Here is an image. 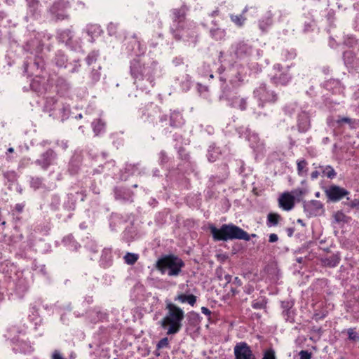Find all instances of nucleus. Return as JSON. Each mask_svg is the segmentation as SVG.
I'll use <instances>...</instances> for the list:
<instances>
[{"mask_svg":"<svg viewBox=\"0 0 359 359\" xmlns=\"http://www.w3.org/2000/svg\"><path fill=\"white\" fill-rule=\"evenodd\" d=\"M187 11L188 8L186 5L170 10L172 22L170 31L177 41H188L196 37V24L187 18Z\"/></svg>","mask_w":359,"mask_h":359,"instance_id":"1","label":"nucleus"},{"mask_svg":"<svg viewBox=\"0 0 359 359\" xmlns=\"http://www.w3.org/2000/svg\"><path fill=\"white\" fill-rule=\"evenodd\" d=\"M166 313L159 321L158 324L166 330L168 335L178 333L182 327V321L184 319V312L180 306L169 302L165 304Z\"/></svg>","mask_w":359,"mask_h":359,"instance_id":"2","label":"nucleus"},{"mask_svg":"<svg viewBox=\"0 0 359 359\" xmlns=\"http://www.w3.org/2000/svg\"><path fill=\"white\" fill-rule=\"evenodd\" d=\"M209 229L215 241H226L235 239L249 241L251 237L255 238L257 236L255 233L249 235L247 231L233 224H224L219 229L214 225H210Z\"/></svg>","mask_w":359,"mask_h":359,"instance_id":"3","label":"nucleus"},{"mask_svg":"<svg viewBox=\"0 0 359 359\" xmlns=\"http://www.w3.org/2000/svg\"><path fill=\"white\" fill-rule=\"evenodd\" d=\"M185 264L177 255L169 254L160 257L156 262V268L162 274L167 272L169 276H178Z\"/></svg>","mask_w":359,"mask_h":359,"instance_id":"4","label":"nucleus"},{"mask_svg":"<svg viewBox=\"0 0 359 359\" xmlns=\"http://www.w3.org/2000/svg\"><path fill=\"white\" fill-rule=\"evenodd\" d=\"M70 7L67 0H57L49 8L51 18L55 21L64 20L68 18L67 9Z\"/></svg>","mask_w":359,"mask_h":359,"instance_id":"5","label":"nucleus"},{"mask_svg":"<svg viewBox=\"0 0 359 359\" xmlns=\"http://www.w3.org/2000/svg\"><path fill=\"white\" fill-rule=\"evenodd\" d=\"M254 95L261 102L259 105L264 107L266 102L274 103L278 100V95L274 91L269 90L266 85L261 84L254 90Z\"/></svg>","mask_w":359,"mask_h":359,"instance_id":"6","label":"nucleus"},{"mask_svg":"<svg viewBox=\"0 0 359 359\" xmlns=\"http://www.w3.org/2000/svg\"><path fill=\"white\" fill-rule=\"evenodd\" d=\"M324 191L327 198V201L338 202L344 198H346L347 200H349L348 196L350 192L346 189L338 185L332 184L326 188Z\"/></svg>","mask_w":359,"mask_h":359,"instance_id":"7","label":"nucleus"},{"mask_svg":"<svg viewBox=\"0 0 359 359\" xmlns=\"http://www.w3.org/2000/svg\"><path fill=\"white\" fill-rule=\"evenodd\" d=\"M274 74L271 78V82L275 86H286L291 80V76L289 70L283 71V67L280 64H275L273 67Z\"/></svg>","mask_w":359,"mask_h":359,"instance_id":"8","label":"nucleus"},{"mask_svg":"<svg viewBox=\"0 0 359 359\" xmlns=\"http://www.w3.org/2000/svg\"><path fill=\"white\" fill-rule=\"evenodd\" d=\"M235 359H256L251 347L245 341L238 342L233 348Z\"/></svg>","mask_w":359,"mask_h":359,"instance_id":"9","label":"nucleus"},{"mask_svg":"<svg viewBox=\"0 0 359 359\" xmlns=\"http://www.w3.org/2000/svg\"><path fill=\"white\" fill-rule=\"evenodd\" d=\"M55 159V152L53 149H48L40 155L39 158L36 160L35 163L46 170L53 164Z\"/></svg>","mask_w":359,"mask_h":359,"instance_id":"10","label":"nucleus"},{"mask_svg":"<svg viewBox=\"0 0 359 359\" xmlns=\"http://www.w3.org/2000/svg\"><path fill=\"white\" fill-rule=\"evenodd\" d=\"M295 198L290 193H283L278 198V204L284 210L289 211L294 206Z\"/></svg>","mask_w":359,"mask_h":359,"instance_id":"11","label":"nucleus"},{"mask_svg":"<svg viewBox=\"0 0 359 359\" xmlns=\"http://www.w3.org/2000/svg\"><path fill=\"white\" fill-rule=\"evenodd\" d=\"M250 8H254L256 10V8L254 7H249L246 6L243 10L242 11L241 14L240 15H235V14H230L229 18L232 22L234 23L236 26L238 27H242L244 26L245 21L247 20L246 17L245 16V14L249 11Z\"/></svg>","mask_w":359,"mask_h":359,"instance_id":"12","label":"nucleus"},{"mask_svg":"<svg viewBox=\"0 0 359 359\" xmlns=\"http://www.w3.org/2000/svg\"><path fill=\"white\" fill-rule=\"evenodd\" d=\"M174 300L181 304L187 303L190 306H194L197 302V297L192 294L179 293L175 297Z\"/></svg>","mask_w":359,"mask_h":359,"instance_id":"13","label":"nucleus"},{"mask_svg":"<svg viewBox=\"0 0 359 359\" xmlns=\"http://www.w3.org/2000/svg\"><path fill=\"white\" fill-rule=\"evenodd\" d=\"M341 260V257L338 253L332 254L328 257L321 259L322 265L324 266L334 268L337 266Z\"/></svg>","mask_w":359,"mask_h":359,"instance_id":"14","label":"nucleus"},{"mask_svg":"<svg viewBox=\"0 0 359 359\" xmlns=\"http://www.w3.org/2000/svg\"><path fill=\"white\" fill-rule=\"evenodd\" d=\"M234 52L238 57H241L250 54L251 47L246 43L241 41L236 45Z\"/></svg>","mask_w":359,"mask_h":359,"instance_id":"15","label":"nucleus"},{"mask_svg":"<svg viewBox=\"0 0 359 359\" xmlns=\"http://www.w3.org/2000/svg\"><path fill=\"white\" fill-rule=\"evenodd\" d=\"M182 115L178 111H173L170 115V126L172 128H180L183 125Z\"/></svg>","mask_w":359,"mask_h":359,"instance_id":"16","label":"nucleus"},{"mask_svg":"<svg viewBox=\"0 0 359 359\" xmlns=\"http://www.w3.org/2000/svg\"><path fill=\"white\" fill-rule=\"evenodd\" d=\"M336 123L339 126H341L343 123H347L351 129H355L359 127V120L355 118H351L348 117H341L336 121Z\"/></svg>","mask_w":359,"mask_h":359,"instance_id":"17","label":"nucleus"},{"mask_svg":"<svg viewBox=\"0 0 359 359\" xmlns=\"http://www.w3.org/2000/svg\"><path fill=\"white\" fill-rule=\"evenodd\" d=\"M298 129L299 131L304 133L310 128V120L306 115H301L298 117Z\"/></svg>","mask_w":359,"mask_h":359,"instance_id":"18","label":"nucleus"},{"mask_svg":"<svg viewBox=\"0 0 359 359\" xmlns=\"http://www.w3.org/2000/svg\"><path fill=\"white\" fill-rule=\"evenodd\" d=\"M273 20L270 13H267L259 21V27L262 32H266L267 29L272 25Z\"/></svg>","mask_w":359,"mask_h":359,"instance_id":"19","label":"nucleus"},{"mask_svg":"<svg viewBox=\"0 0 359 359\" xmlns=\"http://www.w3.org/2000/svg\"><path fill=\"white\" fill-rule=\"evenodd\" d=\"M226 31L221 28H212L210 30V36L215 41H222L225 39Z\"/></svg>","mask_w":359,"mask_h":359,"instance_id":"20","label":"nucleus"},{"mask_svg":"<svg viewBox=\"0 0 359 359\" xmlns=\"http://www.w3.org/2000/svg\"><path fill=\"white\" fill-rule=\"evenodd\" d=\"M142 67L139 62H134L131 66V74L135 79L142 80L143 79Z\"/></svg>","mask_w":359,"mask_h":359,"instance_id":"21","label":"nucleus"},{"mask_svg":"<svg viewBox=\"0 0 359 359\" xmlns=\"http://www.w3.org/2000/svg\"><path fill=\"white\" fill-rule=\"evenodd\" d=\"M281 217L278 213L271 212L267 215V225L269 226H277Z\"/></svg>","mask_w":359,"mask_h":359,"instance_id":"22","label":"nucleus"},{"mask_svg":"<svg viewBox=\"0 0 359 359\" xmlns=\"http://www.w3.org/2000/svg\"><path fill=\"white\" fill-rule=\"evenodd\" d=\"M92 126L95 135H98L104 130L105 123L101 119H97L92 123Z\"/></svg>","mask_w":359,"mask_h":359,"instance_id":"23","label":"nucleus"},{"mask_svg":"<svg viewBox=\"0 0 359 359\" xmlns=\"http://www.w3.org/2000/svg\"><path fill=\"white\" fill-rule=\"evenodd\" d=\"M138 257L137 254L127 252L123 258L126 264L133 265L137 261Z\"/></svg>","mask_w":359,"mask_h":359,"instance_id":"24","label":"nucleus"},{"mask_svg":"<svg viewBox=\"0 0 359 359\" xmlns=\"http://www.w3.org/2000/svg\"><path fill=\"white\" fill-rule=\"evenodd\" d=\"M307 162L306 160H300L297 161V173L299 176H302L304 172H307Z\"/></svg>","mask_w":359,"mask_h":359,"instance_id":"25","label":"nucleus"},{"mask_svg":"<svg viewBox=\"0 0 359 359\" xmlns=\"http://www.w3.org/2000/svg\"><path fill=\"white\" fill-rule=\"evenodd\" d=\"M188 318L190 325H196L200 323L201 316L198 313L191 311L189 313Z\"/></svg>","mask_w":359,"mask_h":359,"instance_id":"26","label":"nucleus"},{"mask_svg":"<svg viewBox=\"0 0 359 359\" xmlns=\"http://www.w3.org/2000/svg\"><path fill=\"white\" fill-rule=\"evenodd\" d=\"M323 174L330 179H333L337 175V172L331 165L325 166L323 170Z\"/></svg>","mask_w":359,"mask_h":359,"instance_id":"27","label":"nucleus"},{"mask_svg":"<svg viewBox=\"0 0 359 359\" xmlns=\"http://www.w3.org/2000/svg\"><path fill=\"white\" fill-rule=\"evenodd\" d=\"M262 359H276L275 351L271 348L266 349Z\"/></svg>","mask_w":359,"mask_h":359,"instance_id":"28","label":"nucleus"},{"mask_svg":"<svg viewBox=\"0 0 359 359\" xmlns=\"http://www.w3.org/2000/svg\"><path fill=\"white\" fill-rule=\"evenodd\" d=\"M286 320L292 322L294 320V313L290 309H287L283 311Z\"/></svg>","mask_w":359,"mask_h":359,"instance_id":"29","label":"nucleus"},{"mask_svg":"<svg viewBox=\"0 0 359 359\" xmlns=\"http://www.w3.org/2000/svg\"><path fill=\"white\" fill-rule=\"evenodd\" d=\"M348 339L351 341H357L359 340V334L353 329H349L348 330Z\"/></svg>","mask_w":359,"mask_h":359,"instance_id":"30","label":"nucleus"},{"mask_svg":"<svg viewBox=\"0 0 359 359\" xmlns=\"http://www.w3.org/2000/svg\"><path fill=\"white\" fill-rule=\"evenodd\" d=\"M266 302L264 300H255L252 302V307L255 309H262L265 307Z\"/></svg>","mask_w":359,"mask_h":359,"instance_id":"31","label":"nucleus"},{"mask_svg":"<svg viewBox=\"0 0 359 359\" xmlns=\"http://www.w3.org/2000/svg\"><path fill=\"white\" fill-rule=\"evenodd\" d=\"M169 345V340L168 337L161 339L157 344V348L161 349L168 347Z\"/></svg>","mask_w":359,"mask_h":359,"instance_id":"32","label":"nucleus"},{"mask_svg":"<svg viewBox=\"0 0 359 359\" xmlns=\"http://www.w3.org/2000/svg\"><path fill=\"white\" fill-rule=\"evenodd\" d=\"M311 205L315 210H320L323 208V204L317 200L311 201Z\"/></svg>","mask_w":359,"mask_h":359,"instance_id":"33","label":"nucleus"},{"mask_svg":"<svg viewBox=\"0 0 359 359\" xmlns=\"http://www.w3.org/2000/svg\"><path fill=\"white\" fill-rule=\"evenodd\" d=\"M300 356V359H311L312 353L309 352L308 351L302 350L299 353Z\"/></svg>","mask_w":359,"mask_h":359,"instance_id":"34","label":"nucleus"},{"mask_svg":"<svg viewBox=\"0 0 359 359\" xmlns=\"http://www.w3.org/2000/svg\"><path fill=\"white\" fill-rule=\"evenodd\" d=\"M96 60H97V58H96L95 54H93V53L89 54L86 58V63L88 65H91L92 64L95 62Z\"/></svg>","mask_w":359,"mask_h":359,"instance_id":"35","label":"nucleus"},{"mask_svg":"<svg viewBox=\"0 0 359 359\" xmlns=\"http://www.w3.org/2000/svg\"><path fill=\"white\" fill-rule=\"evenodd\" d=\"M334 217L336 222H340L344 221L345 218V215L342 212L338 211L334 214Z\"/></svg>","mask_w":359,"mask_h":359,"instance_id":"36","label":"nucleus"},{"mask_svg":"<svg viewBox=\"0 0 359 359\" xmlns=\"http://www.w3.org/2000/svg\"><path fill=\"white\" fill-rule=\"evenodd\" d=\"M344 204H345V205H347V206L350 207L351 208H357L359 206V200L354 199L353 201L345 203Z\"/></svg>","mask_w":359,"mask_h":359,"instance_id":"37","label":"nucleus"},{"mask_svg":"<svg viewBox=\"0 0 359 359\" xmlns=\"http://www.w3.org/2000/svg\"><path fill=\"white\" fill-rule=\"evenodd\" d=\"M238 108L243 111V110H245L246 108H247V102L245 99L243 98H241L238 101Z\"/></svg>","mask_w":359,"mask_h":359,"instance_id":"38","label":"nucleus"},{"mask_svg":"<svg viewBox=\"0 0 359 359\" xmlns=\"http://www.w3.org/2000/svg\"><path fill=\"white\" fill-rule=\"evenodd\" d=\"M51 359H65L58 350H55L51 355Z\"/></svg>","mask_w":359,"mask_h":359,"instance_id":"39","label":"nucleus"},{"mask_svg":"<svg viewBox=\"0 0 359 359\" xmlns=\"http://www.w3.org/2000/svg\"><path fill=\"white\" fill-rule=\"evenodd\" d=\"M57 144L61 147L63 150H66L68 148L67 141H57Z\"/></svg>","mask_w":359,"mask_h":359,"instance_id":"40","label":"nucleus"},{"mask_svg":"<svg viewBox=\"0 0 359 359\" xmlns=\"http://www.w3.org/2000/svg\"><path fill=\"white\" fill-rule=\"evenodd\" d=\"M24 208H25V204H23V203H17L15 205V210L18 212L20 213V212H22L23 211Z\"/></svg>","mask_w":359,"mask_h":359,"instance_id":"41","label":"nucleus"},{"mask_svg":"<svg viewBox=\"0 0 359 359\" xmlns=\"http://www.w3.org/2000/svg\"><path fill=\"white\" fill-rule=\"evenodd\" d=\"M278 240V237L276 233H271L269 235V241L270 243H275Z\"/></svg>","mask_w":359,"mask_h":359,"instance_id":"42","label":"nucleus"},{"mask_svg":"<svg viewBox=\"0 0 359 359\" xmlns=\"http://www.w3.org/2000/svg\"><path fill=\"white\" fill-rule=\"evenodd\" d=\"M201 312L207 316H210L211 315L210 310L205 306L201 307Z\"/></svg>","mask_w":359,"mask_h":359,"instance_id":"43","label":"nucleus"},{"mask_svg":"<svg viewBox=\"0 0 359 359\" xmlns=\"http://www.w3.org/2000/svg\"><path fill=\"white\" fill-rule=\"evenodd\" d=\"M233 284L236 285V287H240L242 285V281L238 277H235Z\"/></svg>","mask_w":359,"mask_h":359,"instance_id":"44","label":"nucleus"},{"mask_svg":"<svg viewBox=\"0 0 359 359\" xmlns=\"http://www.w3.org/2000/svg\"><path fill=\"white\" fill-rule=\"evenodd\" d=\"M319 172L317 171V170H315V171H313L311 173V178L312 180H314L316 179H317L318 177H319Z\"/></svg>","mask_w":359,"mask_h":359,"instance_id":"45","label":"nucleus"},{"mask_svg":"<svg viewBox=\"0 0 359 359\" xmlns=\"http://www.w3.org/2000/svg\"><path fill=\"white\" fill-rule=\"evenodd\" d=\"M287 234L289 237H291L293 236V233L294 232V229L290 227L286 229Z\"/></svg>","mask_w":359,"mask_h":359,"instance_id":"46","label":"nucleus"},{"mask_svg":"<svg viewBox=\"0 0 359 359\" xmlns=\"http://www.w3.org/2000/svg\"><path fill=\"white\" fill-rule=\"evenodd\" d=\"M239 291L237 290L236 287H231L230 290V293L231 296H235L236 294H238Z\"/></svg>","mask_w":359,"mask_h":359,"instance_id":"47","label":"nucleus"},{"mask_svg":"<svg viewBox=\"0 0 359 359\" xmlns=\"http://www.w3.org/2000/svg\"><path fill=\"white\" fill-rule=\"evenodd\" d=\"M167 121V116L166 115H164V116H162L161 118H160V122L163 123L164 121Z\"/></svg>","mask_w":359,"mask_h":359,"instance_id":"48","label":"nucleus"},{"mask_svg":"<svg viewBox=\"0 0 359 359\" xmlns=\"http://www.w3.org/2000/svg\"><path fill=\"white\" fill-rule=\"evenodd\" d=\"M225 279L228 281V282H230L231 279V276L230 275H228V276H225Z\"/></svg>","mask_w":359,"mask_h":359,"instance_id":"49","label":"nucleus"},{"mask_svg":"<svg viewBox=\"0 0 359 359\" xmlns=\"http://www.w3.org/2000/svg\"><path fill=\"white\" fill-rule=\"evenodd\" d=\"M297 222H298V223H299V224H301L302 226H304V222H303V220H302V219H297Z\"/></svg>","mask_w":359,"mask_h":359,"instance_id":"50","label":"nucleus"},{"mask_svg":"<svg viewBox=\"0 0 359 359\" xmlns=\"http://www.w3.org/2000/svg\"><path fill=\"white\" fill-rule=\"evenodd\" d=\"M14 151V149L13 147H10L8 149V152L13 153Z\"/></svg>","mask_w":359,"mask_h":359,"instance_id":"51","label":"nucleus"},{"mask_svg":"<svg viewBox=\"0 0 359 359\" xmlns=\"http://www.w3.org/2000/svg\"><path fill=\"white\" fill-rule=\"evenodd\" d=\"M3 299V294H0V301H1Z\"/></svg>","mask_w":359,"mask_h":359,"instance_id":"52","label":"nucleus"},{"mask_svg":"<svg viewBox=\"0 0 359 359\" xmlns=\"http://www.w3.org/2000/svg\"><path fill=\"white\" fill-rule=\"evenodd\" d=\"M316 196L317 197H319V196H320V193H319V192H317V193H316Z\"/></svg>","mask_w":359,"mask_h":359,"instance_id":"53","label":"nucleus"}]
</instances>
